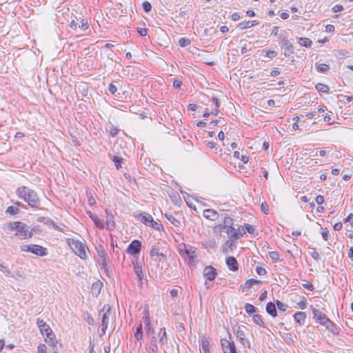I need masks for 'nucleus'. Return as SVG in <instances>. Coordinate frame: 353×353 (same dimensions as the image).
Returning a JSON list of instances; mask_svg holds the SVG:
<instances>
[{"label":"nucleus","instance_id":"f257e3e1","mask_svg":"<svg viewBox=\"0 0 353 353\" xmlns=\"http://www.w3.org/2000/svg\"><path fill=\"white\" fill-rule=\"evenodd\" d=\"M16 194L19 199L27 203L34 209H38L40 205V199L37 192L27 186H20L16 190Z\"/></svg>","mask_w":353,"mask_h":353},{"label":"nucleus","instance_id":"f03ea898","mask_svg":"<svg viewBox=\"0 0 353 353\" xmlns=\"http://www.w3.org/2000/svg\"><path fill=\"white\" fill-rule=\"evenodd\" d=\"M5 228L9 230H16L14 236L21 239L31 238L33 232H35L34 228L30 230L29 227L25 223L21 221L9 222L6 225Z\"/></svg>","mask_w":353,"mask_h":353},{"label":"nucleus","instance_id":"7ed1b4c3","mask_svg":"<svg viewBox=\"0 0 353 353\" xmlns=\"http://www.w3.org/2000/svg\"><path fill=\"white\" fill-rule=\"evenodd\" d=\"M158 341L161 346L168 343L167 333L165 327L161 328L157 335L151 337L147 347L148 353H157L159 351Z\"/></svg>","mask_w":353,"mask_h":353},{"label":"nucleus","instance_id":"20e7f679","mask_svg":"<svg viewBox=\"0 0 353 353\" xmlns=\"http://www.w3.org/2000/svg\"><path fill=\"white\" fill-rule=\"evenodd\" d=\"M196 248L190 245L183 243L179 245V252L183 258H188V263L189 265H193L196 262Z\"/></svg>","mask_w":353,"mask_h":353},{"label":"nucleus","instance_id":"39448f33","mask_svg":"<svg viewBox=\"0 0 353 353\" xmlns=\"http://www.w3.org/2000/svg\"><path fill=\"white\" fill-rule=\"evenodd\" d=\"M279 43L281 48H285V57H290L294 52V47L292 43L288 39L286 32L283 30L279 34Z\"/></svg>","mask_w":353,"mask_h":353},{"label":"nucleus","instance_id":"423d86ee","mask_svg":"<svg viewBox=\"0 0 353 353\" xmlns=\"http://www.w3.org/2000/svg\"><path fill=\"white\" fill-rule=\"evenodd\" d=\"M37 324L39 327L41 334L46 337V341L54 343V334L49 325L43 320L37 319Z\"/></svg>","mask_w":353,"mask_h":353},{"label":"nucleus","instance_id":"0eeeda50","mask_svg":"<svg viewBox=\"0 0 353 353\" xmlns=\"http://www.w3.org/2000/svg\"><path fill=\"white\" fill-rule=\"evenodd\" d=\"M101 334H105L108 327L110 317L112 316V308L109 304H105L101 310Z\"/></svg>","mask_w":353,"mask_h":353},{"label":"nucleus","instance_id":"6e6552de","mask_svg":"<svg viewBox=\"0 0 353 353\" xmlns=\"http://www.w3.org/2000/svg\"><path fill=\"white\" fill-rule=\"evenodd\" d=\"M234 221L233 219L229 216H225L223 223H222L223 228L225 232L230 236V238H234L239 239L241 236V233H236L235 228L233 227Z\"/></svg>","mask_w":353,"mask_h":353},{"label":"nucleus","instance_id":"1a4fd4ad","mask_svg":"<svg viewBox=\"0 0 353 353\" xmlns=\"http://www.w3.org/2000/svg\"><path fill=\"white\" fill-rule=\"evenodd\" d=\"M243 327H245L240 326L238 325L234 326L233 327L234 333L243 346H244V347L248 346V347H250V343L245 338V334L243 330Z\"/></svg>","mask_w":353,"mask_h":353},{"label":"nucleus","instance_id":"9d476101","mask_svg":"<svg viewBox=\"0 0 353 353\" xmlns=\"http://www.w3.org/2000/svg\"><path fill=\"white\" fill-rule=\"evenodd\" d=\"M72 248L74 250L75 254L78 255L81 259H85L86 257V245L79 241L72 239L71 243Z\"/></svg>","mask_w":353,"mask_h":353},{"label":"nucleus","instance_id":"9b49d317","mask_svg":"<svg viewBox=\"0 0 353 353\" xmlns=\"http://www.w3.org/2000/svg\"><path fill=\"white\" fill-rule=\"evenodd\" d=\"M221 343L223 353H237L236 345L234 341L228 339H221Z\"/></svg>","mask_w":353,"mask_h":353},{"label":"nucleus","instance_id":"f8f14e48","mask_svg":"<svg viewBox=\"0 0 353 353\" xmlns=\"http://www.w3.org/2000/svg\"><path fill=\"white\" fill-rule=\"evenodd\" d=\"M141 242L139 240H133L127 248V252L132 255L138 254L141 249Z\"/></svg>","mask_w":353,"mask_h":353},{"label":"nucleus","instance_id":"ddd939ff","mask_svg":"<svg viewBox=\"0 0 353 353\" xmlns=\"http://www.w3.org/2000/svg\"><path fill=\"white\" fill-rule=\"evenodd\" d=\"M312 314L316 322L321 325H324L330 320L324 313L316 308L312 309Z\"/></svg>","mask_w":353,"mask_h":353},{"label":"nucleus","instance_id":"4468645a","mask_svg":"<svg viewBox=\"0 0 353 353\" xmlns=\"http://www.w3.org/2000/svg\"><path fill=\"white\" fill-rule=\"evenodd\" d=\"M203 276L208 281H213L217 273L216 270L212 266H206L203 270Z\"/></svg>","mask_w":353,"mask_h":353},{"label":"nucleus","instance_id":"2eb2a0df","mask_svg":"<svg viewBox=\"0 0 353 353\" xmlns=\"http://www.w3.org/2000/svg\"><path fill=\"white\" fill-rule=\"evenodd\" d=\"M132 264L134 265V272L139 278L140 287H142L143 280L144 279V273L142 270V265L137 261L136 263L132 262Z\"/></svg>","mask_w":353,"mask_h":353},{"label":"nucleus","instance_id":"dca6fc26","mask_svg":"<svg viewBox=\"0 0 353 353\" xmlns=\"http://www.w3.org/2000/svg\"><path fill=\"white\" fill-rule=\"evenodd\" d=\"M226 265L230 270L235 272L239 269V264L236 259L234 256H228L225 261Z\"/></svg>","mask_w":353,"mask_h":353},{"label":"nucleus","instance_id":"f3484780","mask_svg":"<svg viewBox=\"0 0 353 353\" xmlns=\"http://www.w3.org/2000/svg\"><path fill=\"white\" fill-rule=\"evenodd\" d=\"M203 216L211 221H216L219 218V213L213 209H206L203 211Z\"/></svg>","mask_w":353,"mask_h":353},{"label":"nucleus","instance_id":"a211bd4d","mask_svg":"<svg viewBox=\"0 0 353 353\" xmlns=\"http://www.w3.org/2000/svg\"><path fill=\"white\" fill-rule=\"evenodd\" d=\"M87 214L98 228L102 230L105 228V223L99 219L96 214H94L90 211L88 212Z\"/></svg>","mask_w":353,"mask_h":353},{"label":"nucleus","instance_id":"6ab92c4d","mask_svg":"<svg viewBox=\"0 0 353 353\" xmlns=\"http://www.w3.org/2000/svg\"><path fill=\"white\" fill-rule=\"evenodd\" d=\"M30 252L39 256H44L47 254L46 249L38 245H32Z\"/></svg>","mask_w":353,"mask_h":353},{"label":"nucleus","instance_id":"aec40b11","mask_svg":"<svg viewBox=\"0 0 353 353\" xmlns=\"http://www.w3.org/2000/svg\"><path fill=\"white\" fill-rule=\"evenodd\" d=\"M106 213V220L105 224L107 229H113L115 228V222L114 221L113 215L108 211V210H105Z\"/></svg>","mask_w":353,"mask_h":353},{"label":"nucleus","instance_id":"412c9836","mask_svg":"<svg viewBox=\"0 0 353 353\" xmlns=\"http://www.w3.org/2000/svg\"><path fill=\"white\" fill-rule=\"evenodd\" d=\"M201 345L200 347V352L201 353H210V347H209V341L208 340L203 336L201 339Z\"/></svg>","mask_w":353,"mask_h":353},{"label":"nucleus","instance_id":"4be33fe9","mask_svg":"<svg viewBox=\"0 0 353 353\" xmlns=\"http://www.w3.org/2000/svg\"><path fill=\"white\" fill-rule=\"evenodd\" d=\"M266 312L273 317L276 316L277 312L275 304L272 302L268 303L266 305Z\"/></svg>","mask_w":353,"mask_h":353},{"label":"nucleus","instance_id":"5701e85b","mask_svg":"<svg viewBox=\"0 0 353 353\" xmlns=\"http://www.w3.org/2000/svg\"><path fill=\"white\" fill-rule=\"evenodd\" d=\"M294 318L299 325H303L305 321L306 315L304 312H297L294 314Z\"/></svg>","mask_w":353,"mask_h":353},{"label":"nucleus","instance_id":"b1692460","mask_svg":"<svg viewBox=\"0 0 353 353\" xmlns=\"http://www.w3.org/2000/svg\"><path fill=\"white\" fill-rule=\"evenodd\" d=\"M298 43L301 46L310 48L312 45V41L308 38L299 37L298 39Z\"/></svg>","mask_w":353,"mask_h":353},{"label":"nucleus","instance_id":"393cba45","mask_svg":"<svg viewBox=\"0 0 353 353\" xmlns=\"http://www.w3.org/2000/svg\"><path fill=\"white\" fill-rule=\"evenodd\" d=\"M165 216L175 227H179L181 225L180 221L176 219L173 215L170 214H165Z\"/></svg>","mask_w":353,"mask_h":353},{"label":"nucleus","instance_id":"a878e982","mask_svg":"<svg viewBox=\"0 0 353 353\" xmlns=\"http://www.w3.org/2000/svg\"><path fill=\"white\" fill-rule=\"evenodd\" d=\"M212 101L214 104L215 108L214 109H212L210 114L216 116L219 112V108L220 106V102H219V100L216 97H213L212 99Z\"/></svg>","mask_w":353,"mask_h":353},{"label":"nucleus","instance_id":"bb28decb","mask_svg":"<svg viewBox=\"0 0 353 353\" xmlns=\"http://www.w3.org/2000/svg\"><path fill=\"white\" fill-rule=\"evenodd\" d=\"M307 250L309 254L314 260L318 261L320 259L319 254L316 248L309 247Z\"/></svg>","mask_w":353,"mask_h":353},{"label":"nucleus","instance_id":"cd10ccee","mask_svg":"<svg viewBox=\"0 0 353 353\" xmlns=\"http://www.w3.org/2000/svg\"><path fill=\"white\" fill-rule=\"evenodd\" d=\"M324 326L326 327V328L332 332L333 334H337L338 333V328L336 326V325L332 322L330 320H329L326 324L324 325Z\"/></svg>","mask_w":353,"mask_h":353},{"label":"nucleus","instance_id":"c85d7f7f","mask_svg":"<svg viewBox=\"0 0 353 353\" xmlns=\"http://www.w3.org/2000/svg\"><path fill=\"white\" fill-rule=\"evenodd\" d=\"M143 336V326H142V324L140 323L137 327V330L134 334V337L137 341H140V340H142Z\"/></svg>","mask_w":353,"mask_h":353},{"label":"nucleus","instance_id":"c756f323","mask_svg":"<svg viewBox=\"0 0 353 353\" xmlns=\"http://www.w3.org/2000/svg\"><path fill=\"white\" fill-rule=\"evenodd\" d=\"M141 221L145 223V225L150 223V222L152 221L153 218L152 216L149 214L148 213H143L141 215Z\"/></svg>","mask_w":353,"mask_h":353},{"label":"nucleus","instance_id":"7c9ffc66","mask_svg":"<svg viewBox=\"0 0 353 353\" xmlns=\"http://www.w3.org/2000/svg\"><path fill=\"white\" fill-rule=\"evenodd\" d=\"M237 27L240 30H245L253 27V23H251V21H243L242 22H240L238 24Z\"/></svg>","mask_w":353,"mask_h":353},{"label":"nucleus","instance_id":"2f4dec72","mask_svg":"<svg viewBox=\"0 0 353 353\" xmlns=\"http://www.w3.org/2000/svg\"><path fill=\"white\" fill-rule=\"evenodd\" d=\"M112 161L114 163V165L117 169H119L122 167V163L123 162V159L117 156H113L112 158Z\"/></svg>","mask_w":353,"mask_h":353},{"label":"nucleus","instance_id":"473e14b6","mask_svg":"<svg viewBox=\"0 0 353 353\" xmlns=\"http://www.w3.org/2000/svg\"><path fill=\"white\" fill-rule=\"evenodd\" d=\"M315 88L319 92L323 93H328L330 90L329 87L327 85L323 83H317Z\"/></svg>","mask_w":353,"mask_h":353},{"label":"nucleus","instance_id":"72a5a7b5","mask_svg":"<svg viewBox=\"0 0 353 353\" xmlns=\"http://www.w3.org/2000/svg\"><path fill=\"white\" fill-rule=\"evenodd\" d=\"M101 286L102 283L100 281H96L92 285V293H95L96 294H99L101 290Z\"/></svg>","mask_w":353,"mask_h":353},{"label":"nucleus","instance_id":"f704fd0d","mask_svg":"<svg viewBox=\"0 0 353 353\" xmlns=\"http://www.w3.org/2000/svg\"><path fill=\"white\" fill-rule=\"evenodd\" d=\"M317 70L321 73H325L330 68L329 65L325 63H316Z\"/></svg>","mask_w":353,"mask_h":353},{"label":"nucleus","instance_id":"c9c22d12","mask_svg":"<svg viewBox=\"0 0 353 353\" xmlns=\"http://www.w3.org/2000/svg\"><path fill=\"white\" fill-rule=\"evenodd\" d=\"M252 321L254 323L257 324L260 327H264L265 325L261 319V316L259 314H254L252 316Z\"/></svg>","mask_w":353,"mask_h":353},{"label":"nucleus","instance_id":"e433bc0d","mask_svg":"<svg viewBox=\"0 0 353 353\" xmlns=\"http://www.w3.org/2000/svg\"><path fill=\"white\" fill-rule=\"evenodd\" d=\"M160 252V248L157 245H152L150 251V256L151 258H154L155 256H157L158 254H159Z\"/></svg>","mask_w":353,"mask_h":353},{"label":"nucleus","instance_id":"4c0bfd02","mask_svg":"<svg viewBox=\"0 0 353 353\" xmlns=\"http://www.w3.org/2000/svg\"><path fill=\"white\" fill-rule=\"evenodd\" d=\"M263 53H265V54L264 56H265L270 59H273V58L276 57L277 55V52L276 51L268 50V49L263 50L262 54H263Z\"/></svg>","mask_w":353,"mask_h":353},{"label":"nucleus","instance_id":"58836bf2","mask_svg":"<svg viewBox=\"0 0 353 353\" xmlns=\"http://www.w3.org/2000/svg\"><path fill=\"white\" fill-rule=\"evenodd\" d=\"M98 262L100 263L103 269L106 270L109 262L108 257L105 256L104 257L100 258L98 259Z\"/></svg>","mask_w":353,"mask_h":353},{"label":"nucleus","instance_id":"ea45409f","mask_svg":"<svg viewBox=\"0 0 353 353\" xmlns=\"http://www.w3.org/2000/svg\"><path fill=\"white\" fill-rule=\"evenodd\" d=\"M269 256L274 263H276V262H278L279 261H280V255L276 251L270 252Z\"/></svg>","mask_w":353,"mask_h":353},{"label":"nucleus","instance_id":"a19ab883","mask_svg":"<svg viewBox=\"0 0 353 353\" xmlns=\"http://www.w3.org/2000/svg\"><path fill=\"white\" fill-rule=\"evenodd\" d=\"M108 130L110 136H112L113 137H116L118 134L119 131V130L117 127L113 125L112 124H110L109 125V128L108 129Z\"/></svg>","mask_w":353,"mask_h":353},{"label":"nucleus","instance_id":"79ce46f5","mask_svg":"<svg viewBox=\"0 0 353 353\" xmlns=\"http://www.w3.org/2000/svg\"><path fill=\"white\" fill-rule=\"evenodd\" d=\"M19 212V210L17 206H9L6 209V213L9 214L10 215H14Z\"/></svg>","mask_w":353,"mask_h":353},{"label":"nucleus","instance_id":"37998d69","mask_svg":"<svg viewBox=\"0 0 353 353\" xmlns=\"http://www.w3.org/2000/svg\"><path fill=\"white\" fill-rule=\"evenodd\" d=\"M245 310L248 314H250L256 312L257 308L250 303H246L245 305Z\"/></svg>","mask_w":353,"mask_h":353},{"label":"nucleus","instance_id":"c03bdc74","mask_svg":"<svg viewBox=\"0 0 353 353\" xmlns=\"http://www.w3.org/2000/svg\"><path fill=\"white\" fill-rule=\"evenodd\" d=\"M96 249L99 259L107 256V254L103 245H100Z\"/></svg>","mask_w":353,"mask_h":353},{"label":"nucleus","instance_id":"a18cd8bd","mask_svg":"<svg viewBox=\"0 0 353 353\" xmlns=\"http://www.w3.org/2000/svg\"><path fill=\"white\" fill-rule=\"evenodd\" d=\"M261 283L260 281L254 279H250L246 281L244 285L245 288H250L252 287L254 284H258Z\"/></svg>","mask_w":353,"mask_h":353},{"label":"nucleus","instance_id":"49530a36","mask_svg":"<svg viewBox=\"0 0 353 353\" xmlns=\"http://www.w3.org/2000/svg\"><path fill=\"white\" fill-rule=\"evenodd\" d=\"M332 117L333 113L332 112H329L324 115L323 120L325 122H327L328 124L331 125L334 123L333 121H332Z\"/></svg>","mask_w":353,"mask_h":353},{"label":"nucleus","instance_id":"de8ad7c7","mask_svg":"<svg viewBox=\"0 0 353 353\" xmlns=\"http://www.w3.org/2000/svg\"><path fill=\"white\" fill-rule=\"evenodd\" d=\"M44 223L48 225L52 226L54 230H59V226H58L54 223V221L52 219H50V218H47V219H46V221H45Z\"/></svg>","mask_w":353,"mask_h":353},{"label":"nucleus","instance_id":"09e8293b","mask_svg":"<svg viewBox=\"0 0 353 353\" xmlns=\"http://www.w3.org/2000/svg\"><path fill=\"white\" fill-rule=\"evenodd\" d=\"M190 43V40L186 38H181L179 41V46L183 48L189 46Z\"/></svg>","mask_w":353,"mask_h":353},{"label":"nucleus","instance_id":"8fccbe9b","mask_svg":"<svg viewBox=\"0 0 353 353\" xmlns=\"http://www.w3.org/2000/svg\"><path fill=\"white\" fill-rule=\"evenodd\" d=\"M143 322L145 323V325H148L149 326L150 324H151L149 312L148 311H144L143 312Z\"/></svg>","mask_w":353,"mask_h":353},{"label":"nucleus","instance_id":"3c124183","mask_svg":"<svg viewBox=\"0 0 353 353\" xmlns=\"http://www.w3.org/2000/svg\"><path fill=\"white\" fill-rule=\"evenodd\" d=\"M276 304L279 308V310L282 311V312H285L286 311L287 308H288V305L283 303L282 302H281L280 301L277 300L276 301Z\"/></svg>","mask_w":353,"mask_h":353},{"label":"nucleus","instance_id":"603ef678","mask_svg":"<svg viewBox=\"0 0 353 353\" xmlns=\"http://www.w3.org/2000/svg\"><path fill=\"white\" fill-rule=\"evenodd\" d=\"M81 25L79 26V27L83 30V31H85L86 30L88 29L89 28V23L88 22V20L87 19H82L81 21Z\"/></svg>","mask_w":353,"mask_h":353},{"label":"nucleus","instance_id":"864d4df0","mask_svg":"<svg viewBox=\"0 0 353 353\" xmlns=\"http://www.w3.org/2000/svg\"><path fill=\"white\" fill-rule=\"evenodd\" d=\"M142 7H143V9L144 10V11L146 12H149L152 9V6H151L150 3L148 1H144L142 3Z\"/></svg>","mask_w":353,"mask_h":353},{"label":"nucleus","instance_id":"5fc2aeb1","mask_svg":"<svg viewBox=\"0 0 353 353\" xmlns=\"http://www.w3.org/2000/svg\"><path fill=\"white\" fill-rule=\"evenodd\" d=\"M150 226L157 230H160L162 228L161 225L156 222L154 219L150 222Z\"/></svg>","mask_w":353,"mask_h":353},{"label":"nucleus","instance_id":"6e6d98bb","mask_svg":"<svg viewBox=\"0 0 353 353\" xmlns=\"http://www.w3.org/2000/svg\"><path fill=\"white\" fill-rule=\"evenodd\" d=\"M47 347L45 344H39L37 347V353H47Z\"/></svg>","mask_w":353,"mask_h":353},{"label":"nucleus","instance_id":"4d7b16f0","mask_svg":"<svg viewBox=\"0 0 353 353\" xmlns=\"http://www.w3.org/2000/svg\"><path fill=\"white\" fill-rule=\"evenodd\" d=\"M303 287L310 290V291H313L314 290V288L313 286V285L310 283L309 281H305L303 284H302Z\"/></svg>","mask_w":353,"mask_h":353},{"label":"nucleus","instance_id":"13d9d810","mask_svg":"<svg viewBox=\"0 0 353 353\" xmlns=\"http://www.w3.org/2000/svg\"><path fill=\"white\" fill-rule=\"evenodd\" d=\"M245 228L246 229V231L251 234H253L255 232V229L250 224L245 223L244 225Z\"/></svg>","mask_w":353,"mask_h":353},{"label":"nucleus","instance_id":"bf43d9fd","mask_svg":"<svg viewBox=\"0 0 353 353\" xmlns=\"http://www.w3.org/2000/svg\"><path fill=\"white\" fill-rule=\"evenodd\" d=\"M183 84V82L179 79H174L173 81V87L175 88H180Z\"/></svg>","mask_w":353,"mask_h":353},{"label":"nucleus","instance_id":"052dcab7","mask_svg":"<svg viewBox=\"0 0 353 353\" xmlns=\"http://www.w3.org/2000/svg\"><path fill=\"white\" fill-rule=\"evenodd\" d=\"M256 273L260 276L265 275L267 273V271L265 268L262 267H257L256 268Z\"/></svg>","mask_w":353,"mask_h":353},{"label":"nucleus","instance_id":"680f3d73","mask_svg":"<svg viewBox=\"0 0 353 353\" xmlns=\"http://www.w3.org/2000/svg\"><path fill=\"white\" fill-rule=\"evenodd\" d=\"M261 211H262L263 212H264L265 214H268V212H269V209H268V205H267L266 202H263V203H261Z\"/></svg>","mask_w":353,"mask_h":353},{"label":"nucleus","instance_id":"e2e57ef3","mask_svg":"<svg viewBox=\"0 0 353 353\" xmlns=\"http://www.w3.org/2000/svg\"><path fill=\"white\" fill-rule=\"evenodd\" d=\"M307 304V300L304 297H303L302 301L298 303L299 308L303 309V310L306 307Z\"/></svg>","mask_w":353,"mask_h":353},{"label":"nucleus","instance_id":"0e129e2a","mask_svg":"<svg viewBox=\"0 0 353 353\" xmlns=\"http://www.w3.org/2000/svg\"><path fill=\"white\" fill-rule=\"evenodd\" d=\"M322 230H323L322 232H321L322 237L325 241H327L328 236H329V231L327 230V228L322 229Z\"/></svg>","mask_w":353,"mask_h":353},{"label":"nucleus","instance_id":"69168bd1","mask_svg":"<svg viewBox=\"0 0 353 353\" xmlns=\"http://www.w3.org/2000/svg\"><path fill=\"white\" fill-rule=\"evenodd\" d=\"M332 11H333L334 12H341V11H342V10H343V6H341V5H339V4H337V5H335V6L332 8Z\"/></svg>","mask_w":353,"mask_h":353},{"label":"nucleus","instance_id":"338daca9","mask_svg":"<svg viewBox=\"0 0 353 353\" xmlns=\"http://www.w3.org/2000/svg\"><path fill=\"white\" fill-rule=\"evenodd\" d=\"M280 74V70L278 68H274L270 72V76L275 77Z\"/></svg>","mask_w":353,"mask_h":353},{"label":"nucleus","instance_id":"774afa93","mask_svg":"<svg viewBox=\"0 0 353 353\" xmlns=\"http://www.w3.org/2000/svg\"><path fill=\"white\" fill-rule=\"evenodd\" d=\"M109 91L112 94H115L117 91V88L114 83H111L109 86Z\"/></svg>","mask_w":353,"mask_h":353}]
</instances>
